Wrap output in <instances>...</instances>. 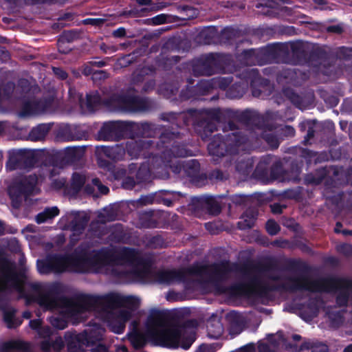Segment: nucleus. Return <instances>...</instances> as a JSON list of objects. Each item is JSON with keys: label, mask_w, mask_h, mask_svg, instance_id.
I'll return each mask as SVG.
<instances>
[{"label": "nucleus", "mask_w": 352, "mask_h": 352, "mask_svg": "<svg viewBox=\"0 0 352 352\" xmlns=\"http://www.w3.org/2000/svg\"><path fill=\"white\" fill-rule=\"evenodd\" d=\"M17 164H16V160L14 157H10L8 162L6 164L7 169L10 170H14L16 168Z\"/></svg>", "instance_id": "25"}, {"label": "nucleus", "mask_w": 352, "mask_h": 352, "mask_svg": "<svg viewBox=\"0 0 352 352\" xmlns=\"http://www.w3.org/2000/svg\"><path fill=\"white\" fill-rule=\"evenodd\" d=\"M47 131L45 126H39L32 131L31 138L34 140H41L45 137Z\"/></svg>", "instance_id": "16"}, {"label": "nucleus", "mask_w": 352, "mask_h": 352, "mask_svg": "<svg viewBox=\"0 0 352 352\" xmlns=\"http://www.w3.org/2000/svg\"><path fill=\"white\" fill-rule=\"evenodd\" d=\"M145 336L158 345L169 348L181 346L184 349H188L195 339L194 332L170 324L164 316L159 314L148 318Z\"/></svg>", "instance_id": "2"}, {"label": "nucleus", "mask_w": 352, "mask_h": 352, "mask_svg": "<svg viewBox=\"0 0 352 352\" xmlns=\"http://www.w3.org/2000/svg\"><path fill=\"white\" fill-rule=\"evenodd\" d=\"M129 153L131 155H133V151H132V150H131V147H129Z\"/></svg>", "instance_id": "46"}, {"label": "nucleus", "mask_w": 352, "mask_h": 352, "mask_svg": "<svg viewBox=\"0 0 352 352\" xmlns=\"http://www.w3.org/2000/svg\"><path fill=\"white\" fill-rule=\"evenodd\" d=\"M119 265H123L126 272H131L140 278H146L148 273L147 265L140 258L138 254L128 249L120 250L113 254L102 252L91 255L83 253L67 257L54 256L37 262V268L41 274L89 270L120 273L121 270L116 268Z\"/></svg>", "instance_id": "1"}, {"label": "nucleus", "mask_w": 352, "mask_h": 352, "mask_svg": "<svg viewBox=\"0 0 352 352\" xmlns=\"http://www.w3.org/2000/svg\"><path fill=\"white\" fill-rule=\"evenodd\" d=\"M214 143H210L208 146V150H209V152L212 154V155H219V152L218 151H216L214 150Z\"/></svg>", "instance_id": "33"}, {"label": "nucleus", "mask_w": 352, "mask_h": 352, "mask_svg": "<svg viewBox=\"0 0 352 352\" xmlns=\"http://www.w3.org/2000/svg\"><path fill=\"white\" fill-rule=\"evenodd\" d=\"M35 232V227L34 226H32V225L28 226L23 230V233H24V234H25L26 238H28V236H29L27 234V233H28V232Z\"/></svg>", "instance_id": "29"}, {"label": "nucleus", "mask_w": 352, "mask_h": 352, "mask_svg": "<svg viewBox=\"0 0 352 352\" xmlns=\"http://www.w3.org/2000/svg\"><path fill=\"white\" fill-rule=\"evenodd\" d=\"M107 349L103 345H98L95 349H92L91 352H106Z\"/></svg>", "instance_id": "32"}, {"label": "nucleus", "mask_w": 352, "mask_h": 352, "mask_svg": "<svg viewBox=\"0 0 352 352\" xmlns=\"http://www.w3.org/2000/svg\"><path fill=\"white\" fill-rule=\"evenodd\" d=\"M54 72L56 76L62 79H64L67 77L66 72L59 68H54Z\"/></svg>", "instance_id": "27"}, {"label": "nucleus", "mask_w": 352, "mask_h": 352, "mask_svg": "<svg viewBox=\"0 0 352 352\" xmlns=\"http://www.w3.org/2000/svg\"><path fill=\"white\" fill-rule=\"evenodd\" d=\"M351 292L352 289L351 287H347L340 291V293L337 298L338 303L340 305H344L347 302L349 294Z\"/></svg>", "instance_id": "19"}, {"label": "nucleus", "mask_w": 352, "mask_h": 352, "mask_svg": "<svg viewBox=\"0 0 352 352\" xmlns=\"http://www.w3.org/2000/svg\"><path fill=\"white\" fill-rule=\"evenodd\" d=\"M258 351L260 352H271V349H269L266 344L261 343L258 345Z\"/></svg>", "instance_id": "30"}, {"label": "nucleus", "mask_w": 352, "mask_h": 352, "mask_svg": "<svg viewBox=\"0 0 352 352\" xmlns=\"http://www.w3.org/2000/svg\"><path fill=\"white\" fill-rule=\"evenodd\" d=\"M153 21L155 24H162L164 23V21H166V18L164 15H159L153 18Z\"/></svg>", "instance_id": "28"}, {"label": "nucleus", "mask_w": 352, "mask_h": 352, "mask_svg": "<svg viewBox=\"0 0 352 352\" xmlns=\"http://www.w3.org/2000/svg\"><path fill=\"white\" fill-rule=\"evenodd\" d=\"M46 111V107L43 102L32 100L24 104L21 115L23 116L36 115Z\"/></svg>", "instance_id": "9"}, {"label": "nucleus", "mask_w": 352, "mask_h": 352, "mask_svg": "<svg viewBox=\"0 0 352 352\" xmlns=\"http://www.w3.org/2000/svg\"><path fill=\"white\" fill-rule=\"evenodd\" d=\"M137 100L135 98H119V107L126 111H135Z\"/></svg>", "instance_id": "13"}, {"label": "nucleus", "mask_w": 352, "mask_h": 352, "mask_svg": "<svg viewBox=\"0 0 352 352\" xmlns=\"http://www.w3.org/2000/svg\"><path fill=\"white\" fill-rule=\"evenodd\" d=\"M63 346V341L60 338H56V342L52 345L55 350L60 349ZM43 350L47 351L50 349L51 344L49 340H45L41 344Z\"/></svg>", "instance_id": "18"}, {"label": "nucleus", "mask_w": 352, "mask_h": 352, "mask_svg": "<svg viewBox=\"0 0 352 352\" xmlns=\"http://www.w3.org/2000/svg\"><path fill=\"white\" fill-rule=\"evenodd\" d=\"M65 184V182L63 180H60L58 182H56L54 183V188L58 189L60 188L62 186H63Z\"/></svg>", "instance_id": "35"}, {"label": "nucleus", "mask_w": 352, "mask_h": 352, "mask_svg": "<svg viewBox=\"0 0 352 352\" xmlns=\"http://www.w3.org/2000/svg\"><path fill=\"white\" fill-rule=\"evenodd\" d=\"M208 329L209 336L214 338H219L223 333V327L218 320L211 322Z\"/></svg>", "instance_id": "12"}, {"label": "nucleus", "mask_w": 352, "mask_h": 352, "mask_svg": "<svg viewBox=\"0 0 352 352\" xmlns=\"http://www.w3.org/2000/svg\"><path fill=\"white\" fill-rule=\"evenodd\" d=\"M104 332L103 328L100 326H94L89 331L85 332V335H81L78 338V340L82 343V345H89L94 343L95 340H100Z\"/></svg>", "instance_id": "7"}, {"label": "nucleus", "mask_w": 352, "mask_h": 352, "mask_svg": "<svg viewBox=\"0 0 352 352\" xmlns=\"http://www.w3.org/2000/svg\"><path fill=\"white\" fill-rule=\"evenodd\" d=\"M289 132L290 133L291 135H293L294 134V129L291 127H288L287 128Z\"/></svg>", "instance_id": "43"}, {"label": "nucleus", "mask_w": 352, "mask_h": 352, "mask_svg": "<svg viewBox=\"0 0 352 352\" xmlns=\"http://www.w3.org/2000/svg\"><path fill=\"white\" fill-rule=\"evenodd\" d=\"M30 325L32 329H38L41 325L40 320H32L30 322Z\"/></svg>", "instance_id": "31"}, {"label": "nucleus", "mask_w": 352, "mask_h": 352, "mask_svg": "<svg viewBox=\"0 0 352 352\" xmlns=\"http://www.w3.org/2000/svg\"><path fill=\"white\" fill-rule=\"evenodd\" d=\"M37 182L36 176L30 175L20 183L10 186L8 192L14 207L18 206L19 201L24 196L37 192Z\"/></svg>", "instance_id": "6"}, {"label": "nucleus", "mask_w": 352, "mask_h": 352, "mask_svg": "<svg viewBox=\"0 0 352 352\" xmlns=\"http://www.w3.org/2000/svg\"><path fill=\"white\" fill-rule=\"evenodd\" d=\"M14 314L12 312H6L4 315V320L8 323L9 327L14 326L13 323Z\"/></svg>", "instance_id": "23"}, {"label": "nucleus", "mask_w": 352, "mask_h": 352, "mask_svg": "<svg viewBox=\"0 0 352 352\" xmlns=\"http://www.w3.org/2000/svg\"><path fill=\"white\" fill-rule=\"evenodd\" d=\"M254 348L252 344L247 345L242 349L243 352H254Z\"/></svg>", "instance_id": "34"}, {"label": "nucleus", "mask_w": 352, "mask_h": 352, "mask_svg": "<svg viewBox=\"0 0 352 352\" xmlns=\"http://www.w3.org/2000/svg\"><path fill=\"white\" fill-rule=\"evenodd\" d=\"M98 102L99 98L97 94L94 96L89 95L87 97L86 104L80 102V107L82 109H85L88 111H93L96 106V104Z\"/></svg>", "instance_id": "14"}, {"label": "nucleus", "mask_w": 352, "mask_h": 352, "mask_svg": "<svg viewBox=\"0 0 352 352\" xmlns=\"http://www.w3.org/2000/svg\"><path fill=\"white\" fill-rule=\"evenodd\" d=\"M52 332L50 328H40L38 329V334L42 337H47L51 335Z\"/></svg>", "instance_id": "26"}, {"label": "nucleus", "mask_w": 352, "mask_h": 352, "mask_svg": "<svg viewBox=\"0 0 352 352\" xmlns=\"http://www.w3.org/2000/svg\"><path fill=\"white\" fill-rule=\"evenodd\" d=\"M59 210L56 207L46 208L43 212L39 213L36 216V222L41 223L51 219L58 214Z\"/></svg>", "instance_id": "11"}, {"label": "nucleus", "mask_w": 352, "mask_h": 352, "mask_svg": "<svg viewBox=\"0 0 352 352\" xmlns=\"http://www.w3.org/2000/svg\"><path fill=\"white\" fill-rule=\"evenodd\" d=\"M275 208V207H274L272 210H273V212H277V211L275 210V208Z\"/></svg>", "instance_id": "49"}, {"label": "nucleus", "mask_w": 352, "mask_h": 352, "mask_svg": "<svg viewBox=\"0 0 352 352\" xmlns=\"http://www.w3.org/2000/svg\"><path fill=\"white\" fill-rule=\"evenodd\" d=\"M93 182L102 194H107L109 192V188L102 185L98 179H94Z\"/></svg>", "instance_id": "24"}, {"label": "nucleus", "mask_w": 352, "mask_h": 352, "mask_svg": "<svg viewBox=\"0 0 352 352\" xmlns=\"http://www.w3.org/2000/svg\"><path fill=\"white\" fill-rule=\"evenodd\" d=\"M2 230H3V228H2V226H1V223H0V234H1V232H2Z\"/></svg>", "instance_id": "47"}, {"label": "nucleus", "mask_w": 352, "mask_h": 352, "mask_svg": "<svg viewBox=\"0 0 352 352\" xmlns=\"http://www.w3.org/2000/svg\"><path fill=\"white\" fill-rule=\"evenodd\" d=\"M23 316L26 318H29L30 317V314L29 312H25L23 314Z\"/></svg>", "instance_id": "41"}, {"label": "nucleus", "mask_w": 352, "mask_h": 352, "mask_svg": "<svg viewBox=\"0 0 352 352\" xmlns=\"http://www.w3.org/2000/svg\"><path fill=\"white\" fill-rule=\"evenodd\" d=\"M85 177L81 175L74 174L72 177V187L75 192H78L85 184Z\"/></svg>", "instance_id": "17"}, {"label": "nucleus", "mask_w": 352, "mask_h": 352, "mask_svg": "<svg viewBox=\"0 0 352 352\" xmlns=\"http://www.w3.org/2000/svg\"><path fill=\"white\" fill-rule=\"evenodd\" d=\"M92 21H93V23H95L97 21V20L96 19H94V20H92Z\"/></svg>", "instance_id": "48"}, {"label": "nucleus", "mask_w": 352, "mask_h": 352, "mask_svg": "<svg viewBox=\"0 0 352 352\" xmlns=\"http://www.w3.org/2000/svg\"><path fill=\"white\" fill-rule=\"evenodd\" d=\"M83 228V226L82 225H80L78 228H74V230L75 231H78V230H80Z\"/></svg>", "instance_id": "42"}, {"label": "nucleus", "mask_w": 352, "mask_h": 352, "mask_svg": "<svg viewBox=\"0 0 352 352\" xmlns=\"http://www.w3.org/2000/svg\"><path fill=\"white\" fill-rule=\"evenodd\" d=\"M339 252L347 254L352 252V247L348 244H341L337 247Z\"/></svg>", "instance_id": "22"}, {"label": "nucleus", "mask_w": 352, "mask_h": 352, "mask_svg": "<svg viewBox=\"0 0 352 352\" xmlns=\"http://www.w3.org/2000/svg\"><path fill=\"white\" fill-rule=\"evenodd\" d=\"M343 234L344 235H347V234H352V231L351 230H344L342 232Z\"/></svg>", "instance_id": "40"}, {"label": "nucleus", "mask_w": 352, "mask_h": 352, "mask_svg": "<svg viewBox=\"0 0 352 352\" xmlns=\"http://www.w3.org/2000/svg\"><path fill=\"white\" fill-rule=\"evenodd\" d=\"M295 288L304 289L310 291H322L326 288L320 280H311L308 278H300L296 281Z\"/></svg>", "instance_id": "8"}, {"label": "nucleus", "mask_w": 352, "mask_h": 352, "mask_svg": "<svg viewBox=\"0 0 352 352\" xmlns=\"http://www.w3.org/2000/svg\"><path fill=\"white\" fill-rule=\"evenodd\" d=\"M25 278V275L16 273L11 264L5 263L1 269L0 290L10 288L22 293Z\"/></svg>", "instance_id": "5"}, {"label": "nucleus", "mask_w": 352, "mask_h": 352, "mask_svg": "<svg viewBox=\"0 0 352 352\" xmlns=\"http://www.w3.org/2000/svg\"><path fill=\"white\" fill-rule=\"evenodd\" d=\"M151 0H137V2L140 5H149Z\"/></svg>", "instance_id": "36"}, {"label": "nucleus", "mask_w": 352, "mask_h": 352, "mask_svg": "<svg viewBox=\"0 0 352 352\" xmlns=\"http://www.w3.org/2000/svg\"><path fill=\"white\" fill-rule=\"evenodd\" d=\"M339 226H340V225L338 223L336 225V228H335V232H340Z\"/></svg>", "instance_id": "45"}, {"label": "nucleus", "mask_w": 352, "mask_h": 352, "mask_svg": "<svg viewBox=\"0 0 352 352\" xmlns=\"http://www.w3.org/2000/svg\"><path fill=\"white\" fill-rule=\"evenodd\" d=\"M40 305L47 309H56L62 305L60 309L61 318L52 317L50 319L52 324L60 329L67 327V319L77 322L86 317L85 314L90 310L89 303L87 300H80L77 302L70 301H59L50 294L43 295L39 299Z\"/></svg>", "instance_id": "4"}, {"label": "nucleus", "mask_w": 352, "mask_h": 352, "mask_svg": "<svg viewBox=\"0 0 352 352\" xmlns=\"http://www.w3.org/2000/svg\"><path fill=\"white\" fill-rule=\"evenodd\" d=\"M344 352H352V344H350L346 347L344 350Z\"/></svg>", "instance_id": "38"}, {"label": "nucleus", "mask_w": 352, "mask_h": 352, "mask_svg": "<svg viewBox=\"0 0 352 352\" xmlns=\"http://www.w3.org/2000/svg\"><path fill=\"white\" fill-rule=\"evenodd\" d=\"M119 352H127V349L124 346H122L120 348H118Z\"/></svg>", "instance_id": "39"}, {"label": "nucleus", "mask_w": 352, "mask_h": 352, "mask_svg": "<svg viewBox=\"0 0 352 352\" xmlns=\"http://www.w3.org/2000/svg\"><path fill=\"white\" fill-rule=\"evenodd\" d=\"M99 302L104 304V317L111 330L121 333L124 329L125 322L131 316V311L139 305L140 300L134 296L111 294L100 299Z\"/></svg>", "instance_id": "3"}, {"label": "nucleus", "mask_w": 352, "mask_h": 352, "mask_svg": "<svg viewBox=\"0 0 352 352\" xmlns=\"http://www.w3.org/2000/svg\"><path fill=\"white\" fill-rule=\"evenodd\" d=\"M129 340L135 348H140L144 344L145 337L137 333H133L129 336Z\"/></svg>", "instance_id": "15"}, {"label": "nucleus", "mask_w": 352, "mask_h": 352, "mask_svg": "<svg viewBox=\"0 0 352 352\" xmlns=\"http://www.w3.org/2000/svg\"><path fill=\"white\" fill-rule=\"evenodd\" d=\"M182 279L180 272L177 271H162L158 274L157 280L160 283L171 284Z\"/></svg>", "instance_id": "10"}, {"label": "nucleus", "mask_w": 352, "mask_h": 352, "mask_svg": "<svg viewBox=\"0 0 352 352\" xmlns=\"http://www.w3.org/2000/svg\"><path fill=\"white\" fill-rule=\"evenodd\" d=\"M16 347V343L15 342H8V343H6V348L7 349H13V348H15Z\"/></svg>", "instance_id": "37"}, {"label": "nucleus", "mask_w": 352, "mask_h": 352, "mask_svg": "<svg viewBox=\"0 0 352 352\" xmlns=\"http://www.w3.org/2000/svg\"><path fill=\"white\" fill-rule=\"evenodd\" d=\"M293 338H294V340H299L300 338V336H298V335H294L293 336Z\"/></svg>", "instance_id": "44"}, {"label": "nucleus", "mask_w": 352, "mask_h": 352, "mask_svg": "<svg viewBox=\"0 0 352 352\" xmlns=\"http://www.w3.org/2000/svg\"><path fill=\"white\" fill-rule=\"evenodd\" d=\"M304 349H312L311 352H327V346L324 344H319L317 346H313V344L308 342H305L302 346L301 350Z\"/></svg>", "instance_id": "20"}, {"label": "nucleus", "mask_w": 352, "mask_h": 352, "mask_svg": "<svg viewBox=\"0 0 352 352\" xmlns=\"http://www.w3.org/2000/svg\"><path fill=\"white\" fill-rule=\"evenodd\" d=\"M266 229L269 234H276L279 230L278 225L272 220H269L266 223Z\"/></svg>", "instance_id": "21"}]
</instances>
